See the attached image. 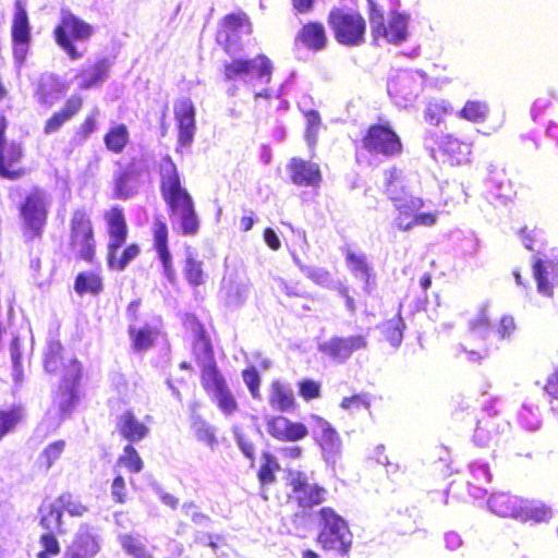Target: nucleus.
<instances>
[{
	"mask_svg": "<svg viewBox=\"0 0 558 558\" xmlns=\"http://www.w3.org/2000/svg\"><path fill=\"white\" fill-rule=\"evenodd\" d=\"M471 331L477 337L485 339L489 333V317L487 310L483 308L477 318L470 323Z\"/></svg>",
	"mask_w": 558,
	"mask_h": 558,
	"instance_id": "64",
	"label": "nucleus"
},
{
	"mask_svg": "<svg viewBox=\"0 0 558 558\" xmlns=\"http://www.w3.org/2000/svg\"><path fill=\"white\" fill-rule=\"evenodd\" d=\"M105 220L109 235L107 248H121L128 236V226L123 209L119 206H113L105 214Z\"/></svg>",
	"mask_w": 558,
	"mask_h": 558,
	"instance_id": "21",
	"label": "nucleus"
},
{
	"mask_svg": "<svg viewBox=\"0 0 558 558\" xmlns=\"http://www.w3.org/2000/svg\"><path fill=\"white\" fill-rule=\"evenodd\" d=\"M250 283L243 280L225 279L221 288L223 303L229 308H239L247 300Z\"/></svg>",
	"mask_w": 558,
	"mask_h": 558,
	"instance_id": "28",
	"label": "nucleus"
},
{
	"mask_svg": "<svg viewBox=\"0 0 558 558\" xmlns=\"http://www.w3.org/2000/svg\"><path fill=\"white\" fill-rule=\"evenodd\" d=\"M54 501L62 512L66 511L71 515H83V513L86 511V508L76 499H74L71 494H62Z\"/></svg>",
	"mask_w": 558,
	"mask_h": 558,
	"instance_id": "62",
	"label": "nucleus"
},
{
	"mask_svg": "<svg viewBox=\"0 0 558 558\" xmlns=\"http://www.w3.org/2000/svg\"><path fill=\"white\" fill-rule=\"evenodd\" d=\"M371 34L374 41L380 38L392 45H400L409 37L408 25L410 16L399 12H390L386 21L384 10L373 0H367Z\"/></svg>",
	"mask_w": 558,
	"mask_h": 558,
	"instance_id": "3",
	"label": "nucleus"
},
{
	"mask_svg": "<svg viewBox=\"0 0 558 558\" xmlns=\"http://www.w3.org/2000/svg\"><path fill=\"white\" fill-rule=\"evenodd\" d=\"M317 543L324 550L347 555L352 546V533L347 521L332 508L319 510V533Z\"/></svg>",
	"mask_w": 558,
	"mask_h": 558,
	"instance_id": "2",
	"label": "nucleus"
},
{
	"mask_svg": "<svg viewBox=\"0 0 558 558\" xmlns=\"http://www.w3.org/2000/svg\"><path fill=\"white\" fill-rule=\"evenodd\" d=\"M24 416L25 412L21 405H13L9 410H0V441L5 435L15 429Z\"/></svg>",
	"mask_w": 558,
	"mask_h": 558,
	"instance_id": "39",
	"label": "nucleus"
},
{
	"mask_svg": "<svg viewBox=\"0 0 558 558\" xmlns=\"http://www.w3.org/2000/svg\"><path fill=\"white\" fill-rule=\"evenodd\" d=\"M367 338L363 335L349 337L333 336L318 344V351L335 363H345L353 352L366 349Z\"/></svg>",
	"mask_w": 558,
	"mask_h": 558,
	"instance_id": "13",
	"label": "nucleus"
},
{
	"mask_svg": "<svg viewBox=\"0 0 558 558\" xmlns=\"http://www.w3.org/2000/svg\"><path fill=\"white\" fill-rule=\"evenodd\" d=\"M11 37L12 39H32L28 15L21 0H16L14 4Z\"/></svg>",
	"mask_w": 558,
	"mask_h": 558,
	"instance_id": "35",
	"label": "nucleus"
},
{
	"mask_svg": "<svg viewBox=\"0 0 558 558\" xmlns=\"http://www.w3.org/2000/svg\"><path fill=\"white\" fill-rule=\"evenodd\" d=\"M69 246L76 258L92 262L95 256L93 223L85 209H76L71 216Z\"/></svg>",
	"mask_w": 558,
	"mask_h": 558,
	"instance_id": "5",
	"label": "nucleus"
},
{
	"mask_svg": "<svg viewBox=\"0 0 558 558\" xmlns=\"http://www.w3.org/2000/svg\"><path fill=\"white\" fill-rule=\"evenodd\" d=\"M170 208V220L173 230H180L184 235H195L199 228L194 203L191 196L167 204Z\"/></svg>",
	"mask_w": 558,
	"mask_h": 558,
	"instance_id": "14",
	"label": "nucleus"
},
{
	"mask_svg": "<svg viewBox=\"0 0 558 558\" xmlns=\"http://www.w3.org/2000/svg\"><path fill=\"white\" fill-rule=\"evenodd\" d=\"M452 108L446 100L429 101L424 110V120L432 125H439Z\"/></svg>",
	"mask_w": 558,
	"mask_h": 558,
	"instance_id": "42",
	"label": "nucleus"
},
{
	"mask_svg": "<svg viewBox=\"0 0 558 558\" xmlns=\"http://www.w3.org/2000/svg\"><path fill=\"white\" fill-rule=\"evenodd\" d=\"M50 201L48 194L39 189L32 191L21 205L20 215L23 221V234L26 241L40 239L47 223Z\"/></svg>",
	"mask_w": 558,
	"mask_h": 558,
	"instance_id": "4",
	"label": "nucleus"
},
{
	"mask_svg": "<svg viewBox=\"0 0 558 558\" xmlns=\"http://www.w3.org/2000/svg\"><path fill=\"white\" fill-rule=\"evenodd\" d=\"M487 112L488 107L485 102L469 100L460 111V116L471 122L478 123L485 120Z\"/></svg>",
	"mask_w": 558,
	"mask_h": 558,
	"instance_id": "53",
	"label": "nucleus"
},
{
	"mask_svg": "<svg viewBox=\"0 0 558 558\" xmlns=\"http://www.w3.org/2000/svg\"><path fill=\"white\" fill-rule=\"evenodd\" d=\"M287 168L290 179L295 185L318 186L322 182V173L317 163L301 158H292Z\"/></svg>",
	"mask_w": 558,
	"mask_h": 558,
	"instance_id": "20",
	"label": "nucleus"
},
{
	"mask_svg": "<svg viewBox=\"0 0 558 558\" xmlns=\"http://www.w3.org/2000/svg\"><path fill=\"white\" fill-rule=\"evenodd\" d=\"M122 548L134 558H151L144 543L132 535L123 534L119 537Z\"/></svg>",
	"mask_w": 558,
	"mask_h": 558,
	"instance_id": "51",
	"label": "nucleus"
},
{
	"mask_svg": "<svg viewBox=\"0 0 558 558\" xmlns=\"http://www.w3.org/2000/svg\"><path fill=\"white\" fill-rule=\"evenodd\" d=\"M77 395L75 388L61 386L60 391L54 399V404L58 407L61 418H64L71 414L77 403Z\"/></svg>",
	"mask_w": 558,
	"mask_h": 558,
	"instance_id": "41",
	"label": "nucleus"
},
{
	"mask_svg": "<svg viewBox=\"0 0 558 558\" xmlns=\"http://www.w3.org/2000/svg\"><path fill=\"white\" fill-rule=\"evenodd\" d=\"M362 143L371 154L383 155L387 158L397 157L402 153L401 140L388 122L371 125Z\"/></svg>",
	"mask_w": 558,
	"mask_h": 558,
	"instance_id": "11",
	"label": "nucleus"
},
{
	"mask_svg": "<svg viewBox=\"0 0 558 558\" xmlns=\"http://www.w3.org/2000/svg\"><path fill=\"white\" fill-rule=\"evenodd\" d=\"M439 148L448 156L451 165L459 166L470 160L471 145L451 135L441 136Z\"/></svg>",
	"mask_w": 558,
	"mask_h": 558,
	"instance_id": "30",
	"label": "nucleus"
},
{
	"mask_svg": "<svg viewBox=\"0 0 558 558\" xmlns=\"http://www.w3.org/2000/svg\"><path fill=\"white\" fill-rule=\"evenodd\" d=\"M161 175V195L167 204L191 196L185 189L182 187L177 167L172 159L168 156L165 158L160 169Z\"/></svg>",
	"mask_w": 558,
	"mask_h": 558,
	"instance_id": "18",
	"label": "nucleus"
},
{
	"mask_svg": "<svg viewBox=\"0 0 558 558\" xmlns=\"http://www.w3.org/2000/svg\"><path fill=\"white\" fill-rule=\"evenodd\" d=\"M193 354L197 365L201 368L216 364L211 343L206 337L203 328H201L196 335L195 341L193 343Z\"/></svg>",
	"mask_w": 558,
	"mask_h": 558,
	"instance_id": "33",
	"label": "nucleus"
},
{
	"mask_svg": "<svg viewBox=\"0 0 558 558\" xmlns=\"http://www.w3.org/2000/svg\"><path fill=\"white\" fill-rule=\"evenodd\" d=\"M62 371L63 379L61 386L66 387V385H69L70 387L75 388L78 381L81 380L82 376L81 363L74 357H69L66 359V362L63 365Z\"/></svg>",
	"mask_w": 558,
	"mask_h": 558,
	"instance_id": "54",
	"label": "nucleus"
},
{
	"mask_svg": "<svg viewBox=\"0 0 558 558\" xmlns=\"http://www.w3.org/2000/svg\"><path fill=\"white\" fill-rule=\"evenodd\" d=\"M423 205L424 203L420 197H414L412 195L405 197L404 201L397 203L395 207L399 211V214L395 219L396 226L398 227V221L401 217L405 221L411 220V218L414 217V215L421 210Z\"/></svg>",
	"mask_w": 558,
	"mask_h": 558,
	"instance_id": "49",
	"label": "nucleus"
},
{
	"mask_svg": "<svg viewBox=\"0 0 558 558\" xmlns=\"http://www.w3.org/2000/svg\"><path fill=\"white\" fill-rule=\"evenodd\" d=\"M518 418L520 424L527 430H536L541 425L538 409L532 404L523 403Z\"/></svg>",
	"mask_w": 558,
	"mask_h": 558,
	"instance_id": "52",
	"label": "nucleus"
},
{
	"mask_svg": "<svg viewBox=\"0 0 558 558\" xmlns=\"http://www.w3.org/2000/svg\"><path fill=\"white\" fill-rule=\"evenodd\" d=\"M40 525L51 533H63L62 529V511L56 504V501L50 504H43L39 508Z\"/></svg>",
	"mask_w": 558,
	"mask_h": 558,
	"instance_id": "36",
	"label": "nucleus"
},
{
	"mask_svg": "<svg viewBox=\"0 0 558 558\" xmlns=\"http://www.w3.org/2000/svg\"><path fill=\"white\" fill-rule=\"evenodd\" d=\"M60 90V82L57 76L46 73L40 75L34 97L39 105L51 107L59 99Z\"/></svg>",
	"mask_w": 558,
	"mask_h": 558,
	"instance_id": "29",
	"label": "nucleus"
},
{
	"mask_svg": "<svg viewBox=\"0 0 558 558\" xmlns=\"http://www.w3.org/2000/svg\"><path fill=\"white\" fill-rule=\"evenodd\" d=\"M404 323L400 316L389 319L381 326V332L389 343L397 348L401 344L403 339Z\"/></svg>",
	"mask_w": 558,
	"mask_h": 558,
	"instance_id": "47",
	"label": "nucleus"
},
{
	"mask_svg": "<svg viewBox=\"0 0 558 558\" xmlns=\"http://www.w3.org/2000/svg\"><path fill=\"white\" fill-rule=\"evenodd\" d=\"M66 549L80 558H95L101 549V539L93 527L82 525Z\"/></svg>",
	"mask_w": 558,
	"mask_h": 558,
	"instance_id": "19",
	"label": "nucleus"
},
{
	"mask_svg": "<svg viewBox=\"0 0 558 558\" xmlns=\"http://www.w3.org/2000/svg\"><path fill=\"white\" fill-rule=\"evenodd\" d=\"M307 423L315 441L322 449L324 460L328 465L335 466L342 452L339 433L328 421L318 415H311Z\"/></svg>",
	"mask_w": 558,
	"mask_h": 558,
	"instance_id": "10",
	"label": "nucleus"
},
{
	"mask_svg": "<svg viewBox=\"0 0 558 558\" xmlns=\"http://www.w3.org/2000/svg\"><path fill=\"white\" fill-rule=\"evenodd\" d=\"M471 478L468 480L469 494L475 498H483L487 490L483 487L492 480V474L487 463L472 462L469 465Z\"/></svg>",
	"mask_w": 558,
	"mask_h": 558,
	"instance_id": "31",
	"label": "nucleus"
},
{
	"mask_svg": "<svg viewBox=\"0 0 558 558\" xmlns=\"http://www.w3.org/2000/svg\"><path fill=\"white\" fill-rule=\"evenodd\" d=\"M40 544L43 550L37 554V558H52L60 553L59 542L54 536V533L47 532L41 535Z\"/></svg>",
	"mask_w": 558,
	"mask_h": 558,
	"instance_id": "61",
	"label": "nucleus"
},
{
	"mask_svg": "<svg viewBox=\"0 0 558 558\" xmlns=\"http://www.w3.org/2000/svg\"><path fill=\"white\" fill-rule=\"evenodd\" d=\"M202 383L206 391L214 393L227 386L226 380L217 369V364L202 367Z\"/></svg>",
	"mask_w": 558,
	"mask_h": 558,
	"instance_id": "46",
	"label": "nucleus"
},
{
	"mask_svg": "<svg viewBox=\"0 0 558 558\" xmlns=\"http://www.w3.org/2000/svg\"><path fill=\"white\" fill-rule=\"evenodd\" d=\"M328 22L341 45L360 46L365 41L366 23L360 13L333 9Z\"/></svg>",
	"mask_w": 558,
	"mask_h": 558,
	"instance_id": "8",
	"label": "nucleus"
},
{
	"mask_svg": "<svg viewBox=\"0 0 558 558\" xmlns=\"http://www.w3.org/2000/svg\"><path fill=\"white\" fill-rule=\"evenodd\" d=\"M269 403L274 409L280 412H288L292 410L294 404L293 391L288 386L276 380L271 385Z\"/></svg>",
	"mask_w": 558,
	"mask_h": 558,
	"instance_id": "34",
	"label": "nucleus"
},
{
	"mask_svg": "<svg viewBox=\"0 0 558 558\" xmlns=\"http://www.w3.org/2000/svg\"><path fill=\"white\" fill-rule=\"evenodd\" d=\"M386 174V194L389 197V199L396 206L397 203H400L405 199V197H409L408 195L400 186V183L398 181L399 178V171L397 169H391L389 171L385 172Z\"/></svg>",
	"mask_w": 558,
	"mask_h": 558,
	"instance_id": "48",
	"label": "nucleus"
},
{
	"mask_svg": "<svg viewBox=\"0 0 558 558\" xmlns=\"http://www.w3.org/2000/svg\"><path fill=\"white\" fill-rule=\"evenodd\" d=\"M509 424L504 420L496 417V412L492 414L490 410H485L473 434V442L478 447H488L493 442L499 441V435L507 433Z\"/></svg>",
	"mask_w": 558,
	"mask_h": 558,
	"instance_id": "15",
	"label": "nucleus"
},
{
	"mask_svg": "<svg viewBox=\"0 0 558 558\" xmlns=\"http://www.w3.org/2000/svg\"><path fill=\"white\" fill-rule=\"evenodd\" d=\"M131 472L138 473L143 469V461L132 445L124 447V454L119 459Z\"/></svg>",
	"mask_w": 558,
	"mask_h": 558,
	"instance_id": "63",
	"label": "nucleus"
},
{
	"mask_svg": "<svg viewBox=\"0 0 558 558\" xmlns=\"http://www.w3.org/2000/svg\"><path fill=\"white\" fill-rule=\"evenodd\" d=\"M487 505L496 515L513 518L523 522L527 520L543 522L551 517L550 508L545 505L523 500L508 493L492 494Z\"/></svg>",
	"mask_w": 558,
	"mask_h": 558,
	"instance_id": "1",
	"label": "nucleus"
},
{
	"mask_svg": "<svg viewBox=\"0 0 558 558\" xmlns=\"http://www.w3.org/2000/svg\"><path fill=\"white\" fill-rule=\"evenodd\" d=\"M174 114L179 125V142L189 146L195 133V109L193 102L185 98L174 106Z\"/></svg>",
	"mask_w": 558,
	"mask_h": 558,
	"instance_id": "23",
	"label": "nucleus"
},
{
	"mask_svg": "<svg viewBox=\"0 0 558 558\" xmlns=\"http://www.w3.org/2000/svg\"><path fill=\"white\" fill-rule=\"evenodd\" d=\"M62 344L57 340L48 343L44 361L45 369L48 373H58L65 364L66 360L62 355Z\"/></svg>",
	"mask_w": 558,
	"mask_h": 558,
	"instance_id": "40",
	"label": "nucleus"
},
{
	"mask_svg": "<svg viewBox=\"0 0 558 558\" xmlns=\"http://www.w3.org/2000/svg\"><path fill=\"white\" fill-rule=\"evenodd\" d=\"M267 429L274 438L283 441H296L308 434L306 425L291 422L284 416L270 418L267 423Z\"/></svg>",
	"mask_w": 558,
	"mask_h": 558,
	"instance_id": "22",
	"label": "nucleus"
},
{
	"mask_svg": "<svg viewBox=\"0 0 558 558\" xmlns=\"http://www.w3.org/2000/svg\"><path fill=\"white\" fill-rule=\"evenodd\" d=\"M143 170L132 162L113 174V197L128 199L137 194L142 184Z\"/></svg>",
	"mask_w": 558,
	"mask_h": 558,
	"instance_id": "16",
	"label": "nucleus"
},
{
	"mask_svg": "<svg viewBox=\"0 0 558 558\" xmlns=\"http://www.w3.org/2000/svg\"><path fill=\"white\" fill-rule=\"evenodd\" d=\"M94 28L83 20L75 16L69 10L61 11V23L54 28V39L57 44L64 50L71 60H78L83 57L74 46L69 34L75 40H88L93 35Z\"/></svg>",
	"mask_w": 558,
	"mask_h": 558,
	"instance_id": "6",
	"label": "nucleus"
},
{
	"mask_svg": "<svg viewBox=\"0 0 558 558\" xmlns=\"http://www.w3.org/2000/svg\"><path fill=\"white\" fill-rule=\"evenodd\" d=\"M117 429L130 442H137L144 439L149 432V428L140 422L132 411H126L118 416Z\"/></svg>",
	"mask_w": 558,
	"mask_h": 558,
	"instance_id": "27",
	"label": "nucleus"
},
{
	"mask_svg": "<svg viewBox=\"0 0 558 558\" xmlns=\"http://www.w3.org/2000/svg\"><path fill=\"white\" fill-rule=\"evenodd\" d=\"M74 289L78 294H98L102 291L101 278L94 272H81L76 279Z\"/></svg>",
	"mask_w": 558,
	"mask_h": 558,
	"instance_id": "44",
	"label": "nucleus"
},
{
	"mask_svg": "<svg viewBox=\"0 0 558 558\" xmlns=\"http://www.w3.org/2000/svg\"><path fill=\"white\" fill-rule=\"evenodd\" d=\"M304 275L313 282L324 288H336L335 280L331 278L330 272L324 268L308 266V268L304 269Z\"/></svg>",
	"mask_w": 558,
	"mask_h": 558,
	"instance_id": "60",
	"label": "nucleus"
},
{
	"mask_svg": "<svg viewBox=\"0 0 558 558\" xmlns=\"http://www.w3.org/2000/svg\"><path fill=\"white\" fill-rule=\"evenodd\" d=\"M112 65L113 59L109 57H102L96 60L93 65L82 70L77 75V78L80 80V88L89 89L104 84L109 77L110 69Z\"/></svg>",
	"mask_w": 558,
	"mask_h": 558,
	"instance_id": "25",
	"label": "nucleus"
},
{
	"mask_svg": "<svg viewBox=\"0 0 558 558\" xmlns=\"http://www.w3.org/2000/svg\"><path fill=\"white\" fill-rule=\"evenodd\" d=\"M306 118V131L305 140L310 147L316 145L318 131L322 125V119L316 110H310L305 113Z\"/></svg>",
	"mask_w": 558,
	"mask_h": 558,
	"instance_id": "56",
	"label": "nucleus"
},
{
	"mask_svg": "<svg viewBox=\"0 0 558 558\" xmlns=\"http://www.w3.org/2000/svg\"><path fill=\"white\" fill-rule=\"evenodd\" d=\"M192 429L199 441L211 448L217 445L215 428L199 415H193Z\"/></svg>",
	"mask_w": 558,
	"mask_h": 558,
	"instance_id": "45",
	"label": "nucleus"
},
{
	"mask_svg": "<svg viewBox=\"0 0 558 558\" xmlns=\"http://www.w3.org/2000/svg\"><path fill=\"white\" fill-rule=\"evenodd\" d=\"M65 447V442L63 440H57L50 445H48L44 451L39 456V462L41 465H45L46 471H48L54 461H57L61 453L63 452Z\"/></svg>",
	"mask_w": 558,
	"mask_h": 558,
	"instance_id": "57",
	"label": "nucleus"
},
{
	"mask_svg": "<svg viewBox=\"0 0 558 558\" xmlns=\"http://www.w3.org/2000/svg\"><path fill=\"white\" fill-rule=\"evenodd\" d=\"M305 47L313 50H320L326 45L325 28L320 23H308L303 26L296 36Z\"/></svg>",
	"mask_w": 558,
	"mask_h": 558,
	"instance_id": "32",
	"label": "nucleus"
},
{
	"mask_svg": "<svg viewBox=\"0 0 558 558\" xmlns=\"http://www.w3.org/2000/svg\"><path fill=\"white\" fill-rule=\"evenodd\" d=\"M121 248L108 250V266L111 269L124 270L126 266L135 259L140 254V246L137 244H130L123 251Z\"/></svg>",
	"mask_w": 558,
	"mask_h": 558,
	"instance_id": "37",
	"label": "nucleus"
},
{
	"mask_svg": "<svg viewBox=\"0 0 558 558\" xmlns=\"http://www.w3.org/2000/svg\"><path fill=\"white\" fill-rule=\"evenodd\" d=\"M425 82L421 70H399L388 80L387 90L397 106L405 108L418 97Z\"/></svg>",
	"mask_w": 558,
	"mask_h": 558,
	"instance_id": "7",
	"label": "nucleus"
},
{
	"mask_svg": "<svg viewBox=\"0 0 558 558\" xmlns=\"http://www.w3.org/2000/svg\"><path fill=\"white\" fill-rule=\"evenodd\" d=\"M129 332L133 339L134 348L138 351L150 348L157 337V331L147 325L137 329L133 324H131Z\"/></svg>",
	"mask_w": 558,
	"mask_h": 558,
	"instance_id": "43",
	"label": "nucleus"
},
{
	"mask_svg": "<svg viewBox=\"0 0 558 558\" xmlns=\"http://www.w3.org/2000/svg\"><path fill=\"white\" fill-rule=\"evenodd\" d=\"M287 482L291 486L293 498L300 507L312 508L324 501L326 490L311 481L305 472L289 470Z\"/></svg>",
	"mask_w": 558,
	"mask_h": 558,
	"instance_id": "12",
	"label": "nucleus"
},
{
	"mask_svg": "<svg viewBox=\"0 0 558 558\" xmlns=\"http://www.w3.org/2000/svg\"><path fill=\"white\" fill-rule=\"evenodd\" d=\"M272 64L264 54H258L253 59L235 58L223 64V77L227 82H243L257 78L264 83H269L271 78Z\"/></svg>",
	"mask_w": 558,
	"mask_h": 558,
	"instance_id": "9",
	"label": "nucleus"
},
{
	"mask_svg": "<svg viewBox=\"0 0 558 558\" xmlns=\"http://www.w3.org/2000/svg\"><path fill=\"white\" fill-rule=\"evenodd\" d=\"M264 463L258 471V480L263 485L272 484L276 481L275 471L279 469L276 459L269 454H263Z\"/></svg>",
	"mask_w": 558,
	"mask_h": 558,
	"instance_id": "59",
	"label": "nucleus"
},
{
	"mask_svg": "<svg viewBox=\"0 0 558 558\" xmlns=\"http://www.w3.org/2000/svg\"><path fill=\"white\" fill-rule=\"evenodd\" d=\"M437 221V215L434 213H420L414 215L411 220L405 221L402 217L398 221V229L410 231L416 226L430 227Z\"/></svg>",
	"mask_w": 558,
	"mask_h": 558,
	"instance_id": "55",
	"label": "nucleus"
},
{
	"mask_svg": "<svg viewBox=\"0 0 558 558\" xmlns=\"http://www.w3.org/2000/svg\"><path fill=\"white\" fill-rule=\"evenodd\" d=\"M184 276L187 282L194 287L201 286L205 282V275L202 267V262L195 259L192 254H189L184 266Z\"/></svg>",
	"mask_w": 558,
	"mask_h": 558,
	"instance_id": "50",
	"label": "nucleus"
},
{
	"mask_svg": "<svg viewBox=\"0 0 558 558\" xmlns=\"http://www.w3.org/2000/svg\"><path fill=\"white\" fill-rule=\"evenodd\" d=\"M215 401L217 402L219 409L226 414L231 415L238 409V404L232 393L228 389L227 386L217 390L213 393Z\"/></svg>",
	"mask_w": 558,
	"mask_h": 558,
	"instance_id": "58",
	"label": "nucleus"
},
{
	"mask_svg": "<svg viewBox=\"0 0 558 558\" xmlns=\"http://www.w3.org/2000/svg\"><path fill=\"white\" fill-rule=\"evenodd\" d=\"M130 134L125 124H118L109 130L104 142L108 150L120 154L129 143Z\"/></svg>",
	"mask_w": 558,
	"mask_h": 558,
	"instance_id": "38",
	"label": "nucleus"
},
{
	"mask_svg": "<svg viewBox=\"0 0 558 558\" xmlns=\"http://www.w3.org/2000/svg\"><path fill=\"white\" fill-rule=\"evenodd\" d=\"M533 275L537 283V292L544 296H553V288L558 284V262L535 258Z\"/></svg>",
	"mask_w": 558,
	"mask_h": 558,
	"instance_id": "24",
	"label": "nucleus"
},
{
	"mask_svg": "<svg viewBox=\"0 0 558 558\" xmlns=\"http://www.w3.org/2000/svg\"><path fill=\"white\" fill-rule=\"evenodd\" d=\"M4 119L0 128V174L8 179H16L22 174L20 167L22 148L19 144L4 142Z\"/></svg>",
	"mask_w": 558,
	"mask_h": 558,
	"instance_id": "17",
	"label": "nucleus"
},
{
	"mask_svg": "<svg viewBox=\"0 0 558 558\" xmlns=\"http://www.w3.org/2000/svg\"><path fill=\"white\" fill-rule=\"evenodd\" d=\"M345 262L353 276L364 282V290L369 293L375 286V276L366 255L349 251L345 255Z\"/></svg>",
	"mask_w": 558,
	"mask_h": 558,
	"instance_id": "26",
	"label": "nucleus"
}]
</instances>
